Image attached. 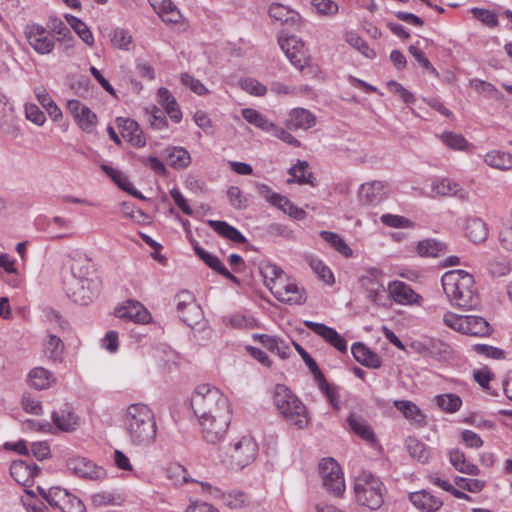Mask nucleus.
I'll return each mask as SVG.
<instances>
[{
    "instance_id": "obj_41",
    "label": "nucleus",
    "mask_w": 512,
    "mask_h": 512,
    "mask_svg": "<svg viewBox=\"0 0 512 512\" xmlns=\"http://www.w3.org/2000/svg\"><path fill=\"white\" fill-rule=\"evenodd\" d=\"M260 274L264 279L266 287L272 292V285L282 281L285 277L284 271L277 265L265 262L259 267Z\"/></svg>"
},
{
    "instance_id": "obj_3",
    "label": "nucleus",
    "mask_w": 512,
    "mask_h": 512,
    "mask_svg": "<svg viewBox=\"0 0 512 512\" xmlns=\"http://www.w3.org/2000/svg\"><path fill=\"white\" fill-rule=\"evenodd\" d=\"M191 406L198 419L219 417L221 427L226 421H231L229 400L216 387L208 384L197 386L191 397Z\"/></svg>"
},
{
    "instance_id": "obj_25",
    "label": "nucleus",
    "mask_w": 512,
    "mask_h": 512,
    "mask_svg": "<svg viewBox=\"0 0 512 512\" xmlns=\"http://www.w3.org/2000/svg\"><path fill=\"white\" fill-rule=\"evenodd\" d=\"M194 251L197 254V256L211 269L218 272L223 277L229 279L233 283L239 284V279L234 276L232 273L228 271V269L224 266V264L220 261V259L205 251L200 246L196 245L194 246Z\"/></svg>"
},
{
    "instance_id": "obj_62",
    "label": "nucleus",
    "mask_w": 512,
    "mask_h": 512,
    "mask_svg": "<svg viewBox=\"0 0 512 512\" xmlns=\"http://www.w3.org/2000/svg\"><path fill=\"white\" fill-rule=\"evenodd\" d=\"M111 41L115 47L123 50H129L132 37L126 30L116 29L113 32Z\"/></svg>"
},
{
    "instance_id": "obj_58",
    "label": "nucleus",
    "mask_w": 512,
    "mask_h": 512,
    "mask_svg": "<svg viewBox=\"0 0 512 512\" xmlns=\"http://www.w3.org/2000/svg\"><path fill=\"white\" fill-rule=\"evenodd\" d=\"M471 13L477 20L481 21L488 27L493 28L498 25L497 15L490 10L475 7L471 9Z\"/></svg>"
},
{
    "instance_id": "obj_1",
    "label": "nucleus",
    "mask_w": 512,
    "mask_h": 512,
    "mask_svg": "<svg viewBox=\"0 0 512 512\" xmlns=\"http://www.w3.org/2000/svg\"><path fill=\"white\" fill-rule=\"evenodd\" d=\"M123 427L129 442L134 446L147 447L156 439L155 416L146 404L129 405L123 417Z\"/></svg>"
},
{
    "instance_id": "obj_31",
    "label": "nucleus",
    "mask_w": 512,
    "mask_h": 512,
    "mask_svg": "<svg viewBox=\"0 0 512 512\" xmlns=\"http://www.w3.org/2000/svg\"><path fill=\"white\" fill-rule=\"evenodd\" d=\"M208 225L220 236L234 243L247 242L246 237L235 227L225 221L209 220Z\"/></svg>"
},
{
    "instance_id": "obj_56",
    "label": "nucleus",
    "mask_w": 512,
    "mask_h": 512,
    "mask_svg": "<svg viewBox=\"0 0 512 512\" xmlns=\"http://www.w3.org/2000/svg\"><path fill=\"white\" fill-rule=\"evenodd\" d=\"M347 42L361 52L366 58L373 59L376 57V52L357 34H349L347 36Z\"/></svg>"
},
{
    "instance_id": "obj_27",
    "label": "nucleus",
    "mask_w": 512,
    "mask_h": 512,
    "mask_svg": "<svg viewBox=\"0 0 512 512\" xmlns=\"http://www.w3.org/2000/svg\"><path fill=\"white\" fill-rule=\"evenodd\" d=\"M56 40L65 45V48L73 46L74 38L68 26L57 17H50L45 27Z\"/></svg>"
},
{
    "instance_id": "obj_63",
    "label": "nucleus",
    "mask_w": 512,
    "mask_h": 512,
    "mask_svg": "<svg viewBox=\"0 0 512 512\" xmlns=\"http://www.w3.org/2000/svg\"><path fill=\"white\" fill-rule=\"evenodd\" d=\"M474 351L479 355H484L488 358L492 359H502L505 357V352L497 347L486 345V344H476L473 346Z\"/></svg>"
},
{
    "instance_id": "obj_13",
    "label": "nucleus",
    "mask_w": 512,
    "mask_h": 512,
    "mask_svg": "<svg viewBox=\"0 0 512 512\" xmlns=\"http://www.w3.org/2000/svg\"><path fill=\"white\" fill-rule=\"evenodd\" d=\"M272 294L281 302L288 304H302L305 301L301 290L295 283L288 282L286 278L272 285Z\"/></svg>"
},
{
    "instance_id": "obj_32",
    "label": "nucleus",
    "mask_w": 512,
    "mask_h": 512,
    "mask_svg": "<svg viewBox=\"0 0 512 512\" xmlns=\"http://www.w3.org/2000/svg\"><path fill=\"white\" fill-rule=\"evenodd\" d=\"M492 332L489 322L481 317L475 315H466L465 333L466 335L486 337Z\"/></svg>"
},
{
    "instance_id": "obj_51",
    "label": "nucleus",
    "mask_w": 512,
    "mask_h": 512,
    "mask_svg": "<svg viewBox=\"0 0 512 512\" xmlns=\"http://www.w3.org/2000/svg\"><path fill=\"white\" fill-rule=\"evenodd\" d=\"M304 325L314 332L316 335L321 337L328 344L332 341L335 335L338 333L334 328L329 327L325 324L306 320L304 321Z\"/></svg>"
},
{
    "instance_id": "obj_60",
    "label": "nucleus",
    "mask_w": 512,
    "mask_h": 512,
    "mask_svg": "<svg viewBox=\"0 0 512 512\" xmlns=\"http://www.w3.org/2000/svg\"><path fill=\"white\" fill-rule=\"evenodd\" d=\"M241 88L255 96H263L267 92V88L259 81L252 78H245L240 81Z\"/></svg>"
},
{
    "instance_id": "obj_23",
    "label": "nucleus",
    "mask_w": 512,
    "mask_h": 512,
    "mask_svg": "<svg viewBox=\"0 0 512 512\" xmlns=\"http://www.w3.org/2000/svg\"><path fill=\"white\" fill-rule=\"evenodd\" d=\"M411 503L423 512H435L441 508L443 502L426 490L413 492L409 495Z\"/></svg>"
},
{
    "instance_id": "obj_64",
    "label": "nucleus",
    "mask_w": 512,
    "mask_h": 512,
    "mask_svg": "<svg viewBox=\"0 0 512 512\" xmlns=\"http://www.w3.org/2000/svg\"><path fill=\"white\" fill-rule=\"evenodd\" d=\"M455 483L458 487L472 493L480 492L484 487V482L478 479H468L464 477H456Z\"/></svg>"
},
{
    "instance_id": "obj_34",
    "label": "nucleus",
    "mask_w": 512,
    "mask_h": 512,
    "mask_svg": "<svg viewBox=\"0 0 512 512\" xmlns=\"http://www.w3.org/2000/svg\"><path fill=\"white\" fill-rule=\"evenodd\" d=\"M416 251L420 257L436 258L444 255L448 249L444 242L435 239H425L417 244Z\"/></svg>"
},
{
    "instance_id": "obj_20",
    "label": "nucleus",
    "mask_w": 512,
    "mask_h": 512,
    "mask_svg": "<svg viewBox=\"0 0 512 512\" xmlns=\"http://www.w3.org/2000/svg\"><path fill=\"white\" fill-rule=\"evenodd\" d=\"M362 285L365 287L368 299L376 305L385 306L389 299V293L382 283L373 274L362 278Z\"/></svg>"
},
{
    "instance_id": "obj_5",
    "label": "nucleus",
    "mask_w": 512,
    "mask_h": 512,
    "mask_svg": "<svg viewBox=\"0 0 512 512\" xmlns=\"http://www.w3.org/2000/svg\"><path fill=\"white\" fill-rule=\"evenodd\" d=\"M384 490L380 478L368 471L361 472L355 479L356 501L370 510H377L383 505Z\"/></svg>"
},
{
    "instance_id": "obj_55",
    "label": "nucleus",
    "mask_w": 512,
    "mask_h": 512,
    "mask_svg": "<svg viewBox=\"0 0 512 512\" xmlns=\"http://www.w3.org/2000/svg\"><path fill=\"white\" fill-rule=\"evenodd\" d=\"M70 493L60 487H51L48 489V504L53 508L62 509Z\"/></svg>"
},
{
    "instance_id": "obj_4",
    "label": "nucleus",
    "mask_w": 512,
    "mask_h": 512,
    "mask_svg": "<svg viewBox=\"0 0 512 512\" xmlns=\"http://www.w3.org/2000/svg\"><path fill=\"white\" fill-rule=\"evenodd\" d=\"M273 403L278 413L288 424L298 429H304L308 426L310 419L306 406L286 385H275Z\"/></svg>"
},
{
    "instance_id": "obj_11",
    "label": "nucleus",
    "mask_w": 512,
    "mask_h": 512,
    "mask_svg": "<svg viewBox=\"0 0 512 512\" xmlns=\"http://www.w3.org/2000/svg\"><path fill=\"white\" fill-rule=\"evenodd\" d=\"M279 44L291 64L299 70H302L309 62L307 50L301 39L296 36H289L285 39L280 38Z\"/></svg>"
},
{
    "instance_id": "obj_7",
    "label": "nucleus",
    "mask_w": 512,
    "mask_h": 512,
    "mask_svg": "<svg viewBox=\"0 0 512 512\" xmlns=\"http://www.w3.org/2000/svg\"><path fill=\"white\" fill-rule=\"evenodd\" d=\"M174 302L179 318L188 326L193 327L203 319L201 306L194 295L188 290H182L174 296Z\"/></svg>"
},
{
    "instance_id": "obj_2",
    "label": "nucleus",
    "mask_w": 512,
    "mask_h": 512,
    "mask_svg": "<svg viewBox=\"0 0 512 512\" xmlns=\"http://www.w3.org/2000/svg\"><path fill=\"white\" fill-rule=\"evenodd\" d=\"M442 287L450 304L460 309L473 310L479 306V295L474 277L464 270H451L443 274Z\"/></svg>"
},
{
    "instance_id": "obj_15",
    "label": "nucleus",
    "mask_w": 512,
    "mask_h": 512,
    "mask_svg": "<svg viewBox=\"0 0 512 512\" xmlns=\"http://www.w3.org/2000/svg\"><path fill=\"white\" fill-rule=\"evenodd\" d=\"M116 124L122 137L131 145L135 147L145 146L146 139L136 121L130 118L118 117L116 119Z\"/></svg>"
},
{
    "instance_id": "obj_29",
    "label": "nucleus",
    "mask_w": 512,
    "mask_h": 512,
    "mask_svg": "<svg viewBox=\"0 0 512 512\" xmlns=\"http://www.w3.org/2000/svg\"><path fill=\"white\" fill-rule=\"evenodd\" d=\"M0 130L11 139L19 137L21 132L19 118L16 116L13 107H7L2 112L0 116Z\"/></svg>"
},
{
    "instance_id": "obj_44",
    "label": "nucleus",
    "mask_w": 512,
    "mask_h": 512,
    "mask_svg": "<svg viewBox=\"0 0 512 512\" xmlns=\"http://www.w3.org/2000/svg\"><path fill=\"white\" fill-rule=\"evenodd\" d=\"M242 117L257 128L270 132L274 128V123L269 121L266 116L252 108H244L241 111Z\"/></svg>"
},
{
    "instance_id": "obj_37",
    "label": "nucleus",
    "mask_w": 512,
    "mask_h": 512,
    "mask_svg": "<svg viewBox=\"0 0 512 512\" xmlns=\"http://www.w3.org/2000/svg\"><path fill=\"white\" fill-rule=\"evenodd\" d=\"M64 343L59 336L48 331V339L44 344V353L53 362H61L64 353Z\"/></svg>"
},
{
    "instance_id": "obj_47",
    "label": "nucleus",
    "mask_w": 512,
    "mask_h": 512,
    "mask_svg": "<svg viewBox=\"0 0 512 512\" xmlns=\"http://www.w3.org/2000/svg\"><path fill=\"white\" fill-rule=\"evenodd\" d=\"M434 401L436 405L446 413H455L459 411L462 406V399L457 394L453 393L437 395Z\"/></svg>"
},
{
    "instance_id": "obj_24",
    "label": "nucleus",
    "mask_w": 512,
    "mask_h": 512,
    "mask_svg": "<svg viewBox=\"0 0 512 512\" xmlns=\"http://www.w3.org/2000/svg\"><path fill=\"white\" fill-rule=\"evenodd\" d=\"M52 420L58 429L65 432H71L79 425L78 416L68 404H65L60 411H54L52 413Z\"/></svg>"
},
{
    "instance_id": "obj_40",
    "label": "nucleus",
    "mask_w": 512,
    "mask_h": 512,
    "mask_svg": "<svg viewBox=\"0 0 512 512\" xmlns=\"http://www.w3.org/2000/svg\"><path fill=\"white\" fill-rule=\"evenodd\" d=\"M348 423L351 430L359 437L370 443L375 442V435L364 418L351 413L348 418Z\"/></svg>"
},
{
    "instance_id": "obj_21",
    "label": "nucleus",
    "mask_w": 512,
    "mask_h": 512,
    "mask_svg": "<svg viewBox=\"0 0 512 512\" xmlns=\"http://www.w3.org/2000/svg\"><path fill=\"white\" fill-rule=\"evenodd\" d=\"M315 116L304 108H294L290 111L286 120V127L289 130H307L314 126Z\"/></svg>"
},
{
    "instance_id": "obj_48",
    "label": "nucleus",
    "mask_w": 512,
    "mask_h": 512,
    "mask_svg": "<svg viewBox=\"0 0 512 512\" xmlns=\"http://www.w3.org/2000/svg\"><path fill=\"white\" fill-rule=\"evenodd\" d=\"M320 237L329 243L337 252L349 258L352 256V249L346 244V242L336 233L330 231H321Z\"/></svg>"
},
{
    "instance_id": "obj_53",
    "label": "nucleus",
    "mask_w": 512,
    "mask_h": 512,
    "mask_svg": "<svg viewBox=\"0 0 512 512\" xmlns=\"http://www.w3.org/2000/svg\"><path fill=\"white\" fill-rule=\"evenodd\" d=\"M101 169L113 180L115 184H117L120 189L126 191L131 188V183L128 177L120 170L106 164H102Z\"/></svg>"
},
{
    "instance_id": "obj_61",
    "label": "nucleus",
    "mask_w": 512,
    "mask_h": 512,
    "mask_svg": "<svg viewBox=\"0 0 512 512\" xmlns=\"http://www.w3.org/2000/svg\"><path fill=\"white\" fill-rule=\"evenodd\" d=\"M227 196L229 198L230 204L235 209H245L247 207V199L242 195V192L239 187L231 186L227 190Z\"/></svg>"
},
{
    "instance_id": "obj_49",
    "label": "nucleus",
    "mask_w": 512,
    "mask_h": 512,
    "mask_svg": "<svg viewBox=\"0 0 512 512\" xmlns=\"http://www.w3.org/2000/svg\"><path fill=\"white\" fill-rule=\"evenodd\" d=\"M406 447L411 457L417 459L421 463L429 460L430 452L426 445L414 437H408Z\"/></svg>"
},
{
    "instance_id": "obj_14",
    "label": "nucleus",
    "mask_w": 512,
    "mask_h": 512,
    "mask_svg": "<svg viewBox=\"0 0 512 512\" xmlns=\"http://www.w3.org/2000/svg\"><path fill=\"white\" fill-rule=\"evenodd\" d=\"M210 417L199 419L202 437L209 444H217L224 439L231 421H226L224 427H221L218 424L219 417Z\"/></svg>"
},
{
    "instance_id": "obj_42",
    "label": "nucleus",
    "mask_w": 512,
    "mask_h": 512,
    "mask_svg": "<svg viewBox=\"0 0 512 512\" xmlns=\"http://www.w3.org/2000/svg\"><path fill=\"white\" fill-rule=\"evenodd\" d=\"M29 380L31 385L39 390L48 389L55 381L53 374L43 367L32 369L29 373Z\"/></svg>"
},
{
    "instance_id": "obj_26",
    "label": "nucleus",
    "mask_w": 512,
    "mask_h": 512,
    "mask_svg": "<svg viewBox=\"0 0 512 512\" xmlns=\"http://www.w3.org/2000/svg\"><path fill=\"white\" fill-rule=\"evenodd\" d=\"M432 192L440 196H455L461 200H468L469 194L457 182L444 178L432 184Z\"/></svg>"
},
{
    "instance_id": "obj_30",
    "label": "nucleus",
    "mask_w": 512,
    "mask_h": 512,
    "mask_svg": "<svg viewBox=\"0 0 512 512\" xmlns=\"http://www.w3.org/2000/svg\"><path fill=\"white\" fill-rule=\"evenodd\" d=\"M47 226L51 239H68L74 235L70 231L73 228V222L70 219L55 216L47 222Z\"/></svg>"
},
{
    "instance_id": "obj_28",
    "label": "nucleus",
    "mask_w": 512,
    "mask_h": 512,
    "mask_svg": "<svg viewBox=\"0 0 512 512\" xmlns=\"http://www.w3.org/2000/svg\"><path fill=\"white\" fill-rule=\"evenodd\" d=\"M351 353L357 362L366 367L373 369L381 367L380 357L363 343H354L351 347Z\"/></svg>"
},
{
    "instance_id": "obj_19",
    "label": "nucleus",
    "mask_w": 512,
    "mask_h": 512,
    "mask_svg": "<svg viewBox=\"0 0 512 512\" xmlns=\"http://www.w3.org/2000/svg\"><path fill=\"white\" fill-rule=\"evenodd\" d=\"M387 183L384 181H372L361 185L359 190L360 201L367 205H376L385 195Z\"/></svg>"
},
{
    "instance_id": "obj_59",
    "label": "nucleus",
    "mask_w": 512,
    "mask_h": 512,
    "mask_svg": "<svg viewBox=\"0 0 512 512\" xmlns=\"http://www.w3.org/2000/svg\"><path fill=\"white\" fill-rule=\"evenodd\" d=\"M441 139L448 147L454 150H465L468 145L462 135L453 132L443 133Z\"/></svg>"
},
{
    "instance_id": "obj_17",
    "label": "nucleus",
    "mask_w": 512,
    "mask_h": 512,
    "mask_svg": "<svg viewBox=\"0 0 512 512\" xmlns=\"http://www.w3.org/2000/svg\"><path fill=\"white\" fill-rule=\"evenodd\" d=\"M116 316L135 323H147L150 319L148 310L135 300H128L124 306L117 308Z\"/></svg>"
},
{
    "instance_id": "obj_8",
    "label": "nucleus",
    "mask_w": 512,
    "mask_h": 512,
    "mask_svg": "<svg viewBox=\"0 0 512 512\" xmlns=\"http://www.w3.org/2000/svg\"><path fill=\"white\" fill-rule=\"evenodd\" d=\"M67 296L75 303L88 305L98 295V280L66 279L64 282Z\"/></svg>"
},
{
    "instance_id": "obj_22",
    "label": "nucleus",
    "mask_w": 512,
    "mask_h": 512,
    "mask_svg": "<svg viewBox=\"0 0 512 512\" xmlns=\"http://www.w3.org/2000/svg\"><path fill=\"white\" fill-rule=\"evenodd\" d=\"M39 468L34 463L29 464L23 460L14 461L10 466V474L14 480L21 484L27 485L38 474Z\"/></svg>"
},
{
    "instance_id": "obj_36",
    "label": "nucleus",
    "mask_w": 512,
    "mask_h": 512,
    "mask_svg": "<svg viewBox=\"0 0 512 512\" xmlns=\"http://www.w3.org/2000/svg\"><path fill=\"white\" fill-rule=\"evenodd\" d=\"M35 96L42 107L46 110L50 118L57 122L62 118V111L57 104L50 97L48 92L43 87H36L34 89Z\"/></svg>"
},
{
    "instance_id": "obj_9",
    "label": "nucleus",
    "mask_w": 512,
    "mask_h": 512,
    "mask_svg": "<svg viewBox=\"0 0 512 512\" xmlns=\"http://www.w3.org/2000/svg\"><path fill=\"white\" fill-rule=\"evenodd\" d=\"M24 34L31 48L40 55L50 54L55 48L57 40L40 24L26 25Z\"/></svg>"
},
{
    "instance_id": "obj_52",
    "label": "nucleus",
    "mask_w": 512,
    "mask_h": 512,
    "mask_svg": "<svg viewBox=\"0 0 512 512\" xmlns=\"http://www.w3.org/2000/svg\"><path fill=\"white\" fill-rule=\"evenodd\" d=\"M75 121L83 131L91 133L97 124V116L89 107L86 106L85 109L80 112Z\"/></svg>"
},
{
    "instance_id": "obj_57",
    "label": "nucleus",
    "mask_w": 512,
    "mask_h": 512,
    "mask_svg": "<svg viewBox=\"0 0 512 512\" xmlns=\"http://www.w3.org/2000/svg\"><path fill=\"white\" fill-rule=\"evenodd\" d=\"M443 321L449 328L462 334L465 333L466 315L464 316L453 312H447L443 316Z\"/></svg>"
},
{
    "instance_id": "obj_54",
    "label": "nucleus",
    "mask_w": 512,
    "mask_h": 512,
    "mask_svg": "<svg viewBox=\"0 0 512 512\" xmlns=\"http://www.w3.org/2000/svg\"><path fill=\"white\" fill-rule=\"evenodd\" d=\"M381 222L392 228H414L415 223L410 219L394 214H383L380 217Z\"/></svg>"
},
{
    "instance_id": "obj_18",
    "label": "nucleus",
    "mask_w": 512,
    "mask_h": 512,
    "mask_svg": "<svg viewBox=\"0 0 512 512\" xmlns=\"http://www.w3.org/2000/svg\"><path fill=\"white\" fill-rule=\"evenodd\" d=\"M389 298L401 305L414 304L420 296L405 282L393 281L388 287Z\"/></svg>"
},
{
    "instance_id": "obj_12",
    "label": "nucleus",
    "mask_w": 512,
    "mask_h": 512,
    "mask_svg": "<svg viewBox=\"0 0 512 512\" xmlns=\"http://www.w3.org/2000/svg\"><path fill=\"white\" fill-rule=\"evenodd\" d=\"M66 466L73 474L84 479L102 480L106 477V471L101 466H97L86 458H70L67 460Z\"/></svg>"
},
{
    "instance_id": "obj_6",
    "label": "nucleus",
    "mask_w": 512,
    "mask_h": 512,
    "mask_svg": "<svg viewBox=\"0 0 512 512\" xmlns=\"http://www.w3.org/2000/svg\"><path fill=\"white\" fill-rule=\"evenodd\" d=\"M258 445L253 437L246 435L232 443L226 448V455L229 458V464L233 469H243L252 463L257 455Z\"/></svg>"
},
{
    "instance_id": "obj_50",
    "label": "nucleus",
    "mask_w": 512,
    "mask_h": 512,
    "mask_svg": "<svg viewBox=\"0 0 512 512\" xmlns=\"http://www.w3.org/2000/svg\"><path fill=\"white\" fill-rule=\"evenodd\" d=\"M67 20L80 39L88 46H93L94 37L89 27L81 19L74 16L67 17Z\"/></svg>"
},
{
    "instance_id": "obj_10",
    "label": "nucleus",
    "mask_w": 512,
    "mask_h": 512,
    "mask_svg": "<svg viewBox=\"0 0 512 512\" xmlns=\"http://www.w3.org/2000/svg\"><path fill=\"white\" fill-rule=\"evenodd\" d=\"M319 472L323 486L335 496H341L345 491V482L339 464L333 458L323 459L319 464Z\"/></svg>"
},
{
    "instance_id": "obj_35",
    "label": "nucleus",
    "mask_w": 512,
    "mask_h": 512,
    "mask_svg": "<svg viewBox=\"0 0 512 512\" xmlns=\"http://www.w3.org/2000/svg\"><path fill=\"white\" fill-rule=\"evenodd\" d=\"M309 164L307 161H301L298 160L295 165H293L289 170L288 173L293 177V179H288V183L297 182L298 184H309L311 186H316L315 180L312 172L306 173V169L308 168Z\"/></svg>"
},
{
    "instance_id": "obj_33",
    "label": "nucleus",
    "mask_w": 512,
    "mask_h": 512,
    "mask_svg": "<svg viewBox=\"0 0 512 512\" xmlns=\"http://www.w3.org/2000/svg\"><path fill=\"white\" fill-rule=\"evenodd\" d=\"M94 270L90 260L86 257H74L71 263V275L67 279L95 280Z\"/></svg>"
},
{
    "instance_id": "obj_38",
    "label": "nucleus",
    "mask_w": 512,
    "mask_h": 512,
    "mask_svg": "<svg viewBox=\"0 0 512 512\" xmlns=\"http://www.w3.org/2000/svg\"><path fill=\"white\" fill-rule=\"evenodd\" d=\"M449 460L452 466L461 473L477 476L480 473L479 468L466 461L465 454L459 449H453L449 453Z\"/></svg>"
},
{
    "instance_id": "obj_46",
    "label": "nucleus",
    "mask_w": 512,
    "mask_h": 512,
    "mask_svg": "<svg viewBox=\"0 0 512 512\" xmlns=\"http://www.w3.org/2000/svg\"><path fill=\"white\" fill-rule=\"evenodd\" d=\"M269 15L276 21L285 24H294L299 20V15L295 11L279 3H274L270 6Z\"/></svg>"
},
{
    "instance_id": "obj_39",
    "label": "nucleus",
    "mask_w": 512,
    "mask_h": 512,
    "mask_svg": "<svg viewBox=\"0 0 512 512\" xmlns=\"http://www.w3.org/2000/svg\"><path fill=\"white\" fill-rule=\"evenodd\" d=\"M167 163L176 169L187 167L191 162L189 152L182 147H168L165 150Z\"/></svg>"
},
{
    "instance_id": "obj_16",
    "label": "nucleus",
    "mask_w": 512,
    "mask_h": 512,
    "mask_svg": "<svg viewBox=\"0 0 512 512\" xmlns=\"http://www.w3.org/2000/svg\"><path fill=\"white\" fill-rule=\"evenodd\" d=\"M465 236L474 244L484 243L489 236L488 225L477 216H468L464 222Z\"/></svg>"
},
{
    "instance_id": "obj_43",
    "label": "nucleus",
    "mask_w": 512,
    "mask_h": 512,
    "mask_svg": "<svg viewBox=\"0 0 512 512\" xmlns=\"http://www.w3.org/2000/svg\"><path fill=\"white\" fill-rule=\"evenodd\" d=\"M484 162L496 169L510 170L512 168V155L502 151H490L484 157Z\"/></svg>"
},
{
    "instance_id": "obj_45",
    "label": "nucleus",
    "mask_w": 512,
    "mask_h": 512,
    "mask_svg": "<svg viewBox=\"0 0 512 512\" xmlns=\"http://www.w3.org/2000/svg\"><path fill=\"white\" fill-rule=\"evenodd\" d=\"M394 405L407 419L412 420L419 425L425 423V416L413 402L407 400H397L395 401Z\"/></svg>"
}]
</instances>
